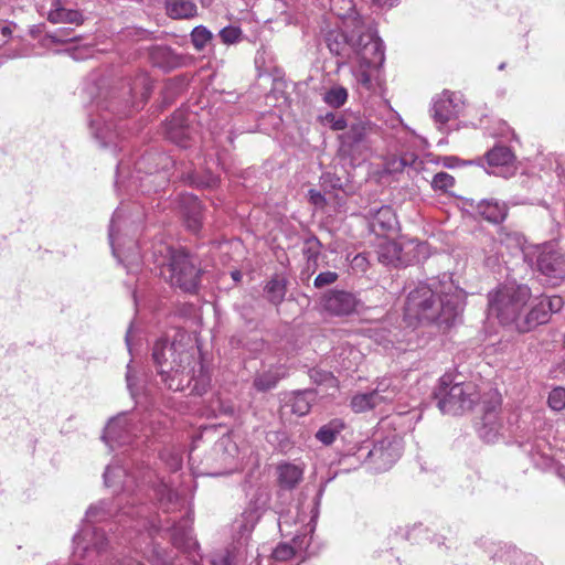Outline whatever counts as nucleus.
<instances>
[{
    "instance_id": "338daca9",
    "label": "nucleus",
    "mask_w": 565,
    "mask_h": 565,
    "mask_svg": "<svg viewBox=\"0 0 565 565\" xmlns=\"http://www.w3.org/2000/svg\"><path fill=\"white\" fill-rule=\"evenodd\" d=\"M311 379L315 381V382H318V383H322V382H327L328 380H333L331 373H328V372H320V371H316L313 370L311 372Z\"/></svg>"
},
{
    "instance_id": "f8f14e48",
    "label": "nucleus",
    "mask_w": 565,
    "mask_h": 565,
    "mask_svg": "<svg viewBox=\"0 0 565 565\" xmlns=\"http://www.w3.org/2000/svg\"><path fill=\"white\" fill-rule=\"evenodd\" d=\"M564 300L561 296H543L533 301L526 313L518 323V332L525 333L548 322L551 315L562 310Z\"/></svg>"
},
{
    "instance_id": "a19ab883",
    "label": "nucleus",
    "mask_w": 565,
    "mask_h": 565,
    "mask_svg": "<svg viewBox=\"0 0 565 565\" xmlns=\"http://www.w3.org/2000/svg\"><path fill=\"white\" fill-rule=\"evenodd\" d=\"M348 99V90L347 88L335 85L332 86L324 93L323 100L326 104L333 108H339L345 104Z\"/></svg>"
},
{
    "instance_id": "ddd939ff",
    "label": "nucleus",
    "mask_w": 565,
    "mask_h": 565,
    "mask_svg": "<svg viewBox=\"0 0 565 565\" xmlns=\"http://www.w3.org/2000/svg\"><path fill=\"white\" fill-rule=\"evenodd\" d=\"M513 130L504 121H497V177L504 179L513 177L520 169L521 162L516 159L512 147L504 145L514 139Z\"/></svg>"
},
{
    "instance_id": "b1692460",
    "label": "nucleus",
    "mask_w": 565,
    "mask_h": 565,
    "mask_svg": "<svg viewBox=\"0 0 565 565\" xmlns=\"http://www.w3.org/2000/svg\"><path fill=\"white\" fill-rule=\"evenodd\" d=\"M47 20L53 24L81 25L84 22V15L79 10L71 8L70 0H52Z\"/></svg>"
},
{
    "instance_id": "bf43d9fd",
    "label": "nucleus",
    "mask_w": 565,
    "mask_h": 565,
    "mask_svg": "<svg viewBox=\"0 0 565 565\" xmlns=\"http://www.w3.org/2000/svg\"><path fill=\"white\" fill-rule=\"evenodd\" d=\"M338 279V274L335 271H323L320 273L313 281L316 288H322L324 286L332 285Z\"/></svg>"
},
{
    "instance_id": "49530a36",
    "label": "nucleus",
    "mask_w": 565,
    "mask_h": 565,
    "mask_svg": "<svg viewBox=\"0 0 565 565\" xmlns=\"http://www.w3.org/2000/svg\"><path fill=\"white\" fill-rule=\"evenodd\" d=\"M302 252L309 263L313 262L316 264L321 252L320 241L315 236L307 238L303 243Z\"/></svg>"
},
{
    "instance_id": "6e6552de",
    "label": "nucleus",
    "mask_w": 565,
    "mask_h": 565,
    "mask_svg": "<svg viewBox=\"0 0 565 565\" xmlns=\"http://www.w3.org/2000/svg\"><path fill=\"white\" fill-rule=\"evenodd\" d=\"M129 227L128 218L122 209H117L110 220L109 225V243L111 246L113 255L125 265L128 273L135 271L142 263V256L134 241L129 242L127 252L121 249V241L124 231Z\"/></svg>"
},
{
    "instance_id": "0e129e2a",
    "label": "nucleus",
    "mask_w": 565,
    "mask_h": 565,
    "mask_svg": "<svg viewBox=\"0 0 565 565\" xmlns=\"http://www.w3.org/2000/svg\"><path fill=\"white\" fill-rule=\"evenodd\" d=\"M211 565H232L230 553H218L212 556Z\"/></svg>"
},
{
    "instance_id": "e2e57ef3",
    "label": "nucleus",
    "mask_w": 565,
    "mask_h": 565,
    "mask_svg": "<svg viewBox=\"0 0 565 565\" xmlns=\"http://www.w3.org/2000/svg\"><path fill=\"white\" fill-rule=\"evenodd\" d=\"M522 556V553L516 548H511L505 554H501L500 558L503 559L507 563H511L513 565H519L518 559Z\"/></svg>"
},
{
    "instance_id": "09e8293b",
    "label": "nucleus",
    "mask_w": 565,
    "mask_h": 565,
    "mask_svg": "<svg viewBox=\"0 0 565 565\" xmlns=\"http://www.w3.org/2000/svg\"><path fill=\"white\" fill-rule=\"evenodd\" d=\"M455 185V178L447 172H438L431 180V188L436 191L446 192Z\"/></svg>"
},
{
    "instance_id": "72a5a7b5",
    "label": "nucleus",
    "mask_w": 565,
    "mask_h": 565,
    "mask_svg": "<svg viewBox=\"0 0 565 565\" xmlns=\"http://www.w3.org/2000/svg\"><path fill=\"white\" fill-rule=\"evenodd\" d=\"M377 255L379 260L385 265L397 266L399 263H402V248L396 242L393 241L381 244Z\"/></svg>"
},
{
    "instance_id": "a211bd4d",
    "label": "nucleus",
    "mask_w": 565,
    "mask_h": 565,
    "mask_svg": "<svg viewBox=\"0 0 565 565\" xmlns=\"http://www.w3.org/2000/svg\"><path fill=\"white\" fill-rule=\"evenodd\" d=\"M360 300L350 291L332 289L321 298L322 310L333 317H347L356 311Z\"/></svg>"
},
{
    "instance_id": "c03bdc74",
    "label": "nucleus",
    "mask_w": 565,
    "mask_h": 565,
    "mask_svg": "<svg viewBox=\"0 0 565 565\" xmlns=\"http://www.w3.org/2000/svg\"><path fill=\"white\" fill-rule=\"evenodd\" d=\"M173 544L179 548H188L195 544L193 542L191 530L189 527L173 526L172 532Z\"/></svg>"
},
{
    "instance_id": "37998d69",
    "label": "nucleus",
    "mask_w": 565,
    "mask_h": 565,
    "mask_svg": "<svg viewBox=\"0 0 565 565\" xmlns=\"http://www.w3.org/2000/svg\"><path fill=\"white\" fill-rule=\"evenodd\" d=\"M468 204L476 210L477 215L490 223L494 222V203L492 201L480 200L475 204L473 200H469Z\"/></svg>"
},
{
    "instance_id": "79ce46f5",
    "label": "nucleus",
    "mask_w": 565,
    "mask_h": 565,
    "mask_svg": "<svg viewBox=\"0 0 565 565\" xmlns=\"http://www.w3.org/2000/svg\"><path fill=\"white\" fill-rule=\"evenodd\" d=\"M212 39V32L204 25H198L191 32L192 44L198 51L205 49Z\"/></svg>"
},
{
    "instance_id": "c9c22d12",
    "label": "nucleus",
    "mask_w": 565,
    "mask_h": 565,
    "mask_svg": "<svg viewBox=\"0 0 565 565\" xmlns=\"http://www.w3.org/2000/svg\"><path fill=\"white\" fill-rule=\"evenodd\" d=\"M315 401L316 393L313 391L298 392L291 399V412L298 416H305L310 412Z\"/></svg>"
},
{
    "instance_id": "2f4dec72",
    "label": "nucleus",
    "mask_w": 565,
    "mask_h": 565,
    "mask_svg": "<svg viewBox=\"0 0 565 565\" xmlns=\"http://www.w3.org/2000/svg\"><path fill=\"white\" fill-rule=\"evenodd\" d=\"M166 10L172 19H190L196 15V4L191 0H167Z\"/></svg>"
},
{
    "instance_id": "6ab92c4d",
    "label": "nucleus",
    "mask_w": 565,
    "mask_h": 565,
    "mask_svg": "<svg viewBox=\"0 0 565 565\" xmlns=\"http://www.w3.org/2000/svg\"><path fill=\"white\" fill-rule=\"evenodd\" d=\"M137 430V425L132 424V419L127 414H119L108 422L104 430L103 440L110 448L124 446L132 441Z\"/></svg>"
},
{
    "instance_id": "774afa93",
    "label": "nucleus",
    "mask_w": 565,
    "mask_h": 565,
    "mask_svg": "<svg viewBox=\"0 0 565 565\" xmlns=\"http://www.w3.org/2000/svg\"><path fill=\"white\" fill-rule=\"evenodd\" d=\"M171 470L177 471L182 467V458L179 454L170 455V461L168 462Z\"/></svg>"
},
{
    "instance_id": "69168bd1",
    "label": "nucleus",
    "mask_w": 565,
    "mask_h": 565,
    "mask_svg": "<svg viewBox=\"0 0 565 565\" xmlns=\"http://www.w3.org/2000/svg\"><path fill=\"white\" fill-rule=\"evenodd\" d=\"M309 200L312 204L317 206H323L326 203V198L317 190H309Z\"/></svg>"
},
{
    "instance_id": "1a4fd4ad",
    "label": "nucleus",
    "mask_w": 565,
    "mask_h": 565,
    "mask_svg": "<svg viewBox=\"0 0 565 565\" xmlns=\"http://www.w3.org/2000/svg\"><path fill=\"white\" fill-rule=\"evenodd\" d=\"M110 107H114L113 102L107 105L97 103L94 113L89 115V128L102 148L116 153L118 149H122V146H119L122 139L119 132L113 129L115 125L111 119L115 111Z\"/></svg>"
},
{
    "instance_id": "de8ad7c7",
    "label": "nucleus",
    "mask_w": 565,
    "mask_h": 565,
    "mask_svg": "<svg viewBox=\"0 0 565 565\" xmlns=\"http://www.w3.org/2000/svg\"><path fill=\"white\" fill-rule=\"evenodd\" d=\"M548 406L556 412L565 408V388L562 386L554 387L547 398Z\"/></svg>"
},
{
    "instance_id": "6e6d98bb",
    "label": "nucleus",
    "mask_w": 565,
    "mask_h": 565,
    "mask_svg": "<svg viewBox=\"0 0 565 565\" xmlns=\"http://www.w3.org/2000/svg\"><path fill=\"white\" fill-rule=\"evenodd\" d=\"M173 556L161 547H154L149 557L151 565H173Z\"/></svg>"
},
{
    "instance_id": "7ed1b4c3",
    "label": "nucleus",
    "mask_w": 565,
    "mask_h": 565,
    "mask_svg": "<svg viewBox=\"0 0 565 565\" xmlns=\"http://www.w3.org/2000/svg\"><path fill=\"white\" fill-rule=\"evenodd\" d=\"M104 483L114 493L136 497L131 500L132 504L141 502V495H145L150 500H157L167 511L174 510L179 505V494L150 469L140 471L137 477L128 472L126 466L114 460L105 469Z\"/></svg>"
},
{
    "instance_id": "052dcab7",
    "label": "nucleus",
    "mask_w": 565,
    "mask_h": 565,
    "mask_svg": "<svg viewBox=\"0 0 565 565\" xmlns=\"http://www.w3.org/2000/svg\"><path fill=\"white\" fill-rule=\"evenodd\" d=\"M369 259L365 254H358L351 259V268L355 273H365L369 268Z\"/></svg>"
},
{
    "instance_id": "680f3d73",
    "label": "nucleus",
    "mask_w": 565,
    "mask_h": 565,
    "mask_svg": "<svg viewBox=\"0 0 565 565\" xmlns=\"http://www.w3.org/2000/svg\"><path fill=\"white\" fill-rule=\"evenodd\" d=\"M126 382L127 388L129 390L131 397L136 398L137 395L139 394V386L137 384L130 364L127 365Z\"/></svg>"
},
{
    "instance_id": "aec40b11",
    "label": "nucleus",
    "mask_w": 565,
    "mask_h": 565,
    "mask_svg": "<svg viewBox=\"0 0 565 565\" xmlns=\"http://www.w3.org/2000/svg\"><path fill=\"white\" fill-rule=\"evenodd\" d=\"M381 66L355 65L352 68L355 87L361 95H383L384 79Z\"/></svg>"
},
{
    "instance_id": "9d476101",
    "label": "nucleus",
    "mask_w": 565,
    "mask_h": 565,
    "mask_svg": "<svg viewBox=\"0 0 565 565\" xmlns=\"http://www.w3.org/2000/svg\"><path fill=\"white\" fill-rule=\"evenodd\" d=\"M535 258L537 271L553 285L565 279V252L554 244L533 246L532 259Z\"/></svg>"
},
{
    "instance_id": "f257e3e1",
    "label": "nucleus",
    "mask_w": 565,
    "mask_h": 565,
    "mask_svg": "<svg viewBox=\"0 0 565 565\" xmlns=\"http://www.w3.org/2000/svg\"><path fill=\"white\" fill-rule=\"evenodd\" d=\"M465 305V290L456 286L450 276L444 275L443 280L420 284L408 294L404 321L413 329L422 324L447 329L460 320Z\"/></svg>"
},
{
    "instance_id": "5fc2aeb1",
    "label": "nucleus",
    "mask_w": 565,
    "mask_h": 565,
    "mask_svg": "<svg viewBox=\"0 0 565 565\" xmlns=\"http://www.w3.org/2000/svg\"><path fill=\"white\" fill-rule=\"evenodd\" d=\"M218 35L224 44L231 45L241 41L242 30L238 26L230 25L223 28Z\"/></svg>"
},
{
    "instance_id": "f3484780",
    "label": "nucleus",
    "mask_w": 565,
    "mask_h": 565,
    "mask_svg": "<svg viewBox=\"0 0 565 565\" xmlns=\"http://www.w3.org/2000/svg\"><path fill=\"white\" fill-rule=\"evenodd\" d=\"M497 244L500 245L502 258L508 255L511 258L532 262L533 247L525 246V238L521 233L500 227L497 230ZM503 260L508 263V260Z\"/></svg>"
},
{
    "instance_id": "a18cd8bd",
    "label": "nucleus",
    "mask_w": 565,
    "mask_h": 565,
    "mask_svg": "<svg viewBox=\"0 0 565 565\" xmlns=\"http://www.w3.org/2000/svg\"><path fill=\"white\" fill-rule=\"evenodd\" d=\"M46 39H49L53 43H71L78 39L77 35L74 34V31L70 28H61L53 32L46 33Z\"/></svg>"
},
{
    "instance_id": "13d9d810",
    "label": "nucleus",
    "mask_w": 565,
    "mask_h": 565,
    "mask_svg": "<svg viewBox=\"0 0 565 565\" xmlns=\"http://www.w3.org/2000/svg\"><path fill=\"white\" fill-rule=\"evenodd\" d=\"M319 504H320V494H317L308 504L307 509L310 512L309 521L306 527H309L308 531L312 532L315 529L316 521L319 515Z\"/></svg>"
},
{
    "instance_id": "8fccbe9b",
    "label": "nucleus",
    "mask_w": 565,
    "mask_h": 565,
    "mask_svg": "<svg viewBox=\"0 0 565 565\" xmlns=\"http://www.w3.org/2000/svg\"><path fill=\"white\" fill-rule=\"evenodd\" d=\"M351 407L355 413H362L375 408L372 402V395L369 393L353 396L351 399Z\"/></svg>"
},
{
    "instance_id": "4be33fe9",
    "label": "nucleus",
    "mask_w": 565,
    "mask_h": 565,
    "mask_svg": "<svg viewBox=\"0 0 565 565\" xmlns=\"http://www.w3.org/2000/svg\"><path fill=\"white\" fill-rule=\"evenodd\" d=\"M402 451L397 441L383 439L369 451L367 457L377 470H386L401 457Z\"/></svg>"
},
{
    "instance_id": "7c9ffc66",
    "label": "nucleus",
    "mask_w": 565,
    "mask_h": 565,
    "mask_svg": "<svg viewBox=\"0 0 565 565\" xmlns=\"http://www.w3.org/2000/svg\"><path fill=\"white\" fill-rule=\"evenodd\" d=\"M152 88L151 78L147 74H139L130 85L132 106L139 108L149 98Z\"/></svg>"
},
{
    "instance_id": "4468645a",
    "label": "nucleus",
    "mask_w": 565,
    "mask_h": 565,
    "mask_svg": "<svg viewBox=\"0 0 565 565\" xmlns=\"http://www.w3.org/2000/svg\"><path fill=\"white\" fill-rule=\"evenodd\" d=\"M465 100L460 93L444 90L431 100L430 116L439 129L456 119L465 109Z\"/></svg>"
},
{
    "instance_id": "dca6fc26",
    "label": "nucleus",
    "mask_w": 565,
    "mask_h": 565,
    "mask_svg": "<svg viewBox=\"0 0 565 565\" xmlns=\"http://www.w3.org/2000/svg\"><path fill=\"white\" fill-rule=\"evenodd\" d=\"M170 163H172L171 158L164 153L148 152L141 156L135 163L136 175L131 177V183L136 184L139 181L141 191L149 192L148 183H143L145 179L139 174L145 173L147 177L160 174V170H164ZM156 178L160 179L159 185L168 181L166 174L157 175Z\"/></svg>"
},
{
    "instance_id": "0eeeda50",
    "label": "nucleus",
    "mask_w": 565,
    "mask_h": 565,
    "mask_svg": "<svg viewBox=\"0 0 565 565\" xmlns=\"http://www.w3.org/2000/svg\"><path fill=\"white\" fill-rule=\"evenodd\" d=\"M531 298V289L526 285L508 282L497 289V320L518 331L523 308Z\"/></svg>"
},
{
    "instance_id": "423d86ee",
    "label": "nucleus",
    "mask_w": 565,
    "mask_h": 565,
    "mask_svg": "<svg viewBox=\"0 0 565 565\" xmlns=\"http://www.w3.org/2000/svg\"><path fill=\"white\" fill-rule=\"evenodd\" d=\"M158 252L161 257H156L154 263L159 267L167 266L171 285L179 287L184 292H195L201 276V270L196 267L195 260L183 250H174L163 245L159 246Z\"/></svg>"
},
{
    "instance_id": "c85d7f7f",
    "label": "nucleus",
    "mask_w": 565,
    "mask_h": 565,
    "mask_svg": "<svg viewBox=\"0 0 565 565\" xmlns=\"http://www.w3.org/2000/svg\"><path fill=\"white\" fill-rule=\"evenodd\" d=\"M355 33L356 31L349 36L340 31H330L327 35V45L330 52L337 56L351 58Z\"/></svg>"
},
{
    "instance_id": "ea45409f",
    "label": "nucleus",
    "mask_w": 565,
    "mask_h": 565,
    "mask_svg": "<svg viewBox=\"0 0 565 565\" xmlns=\"http://www.w3.org/2000/svg\"><path fill=\"white\" fill-rule=\"evenodd\" d=\"M237 449L235 444L230 438H222L213 448L215 455H222L225 465L230 466L231 469L235 467V454Z\"/></svg>"
},
{
    "instance_id": "c756f323",
    "label": "nucleus",
    "mask_w": 565,
    "mask_h": 565,
    "mask_svg": "<svg viewBox=\"0 0 565 565\" xmlns=\"http://www.w3.org/2000/svg\"><path fill=\"white\" fill-rule=\"evenodd\" d=\"M303 478V467L291 462H281L277 466V479L281 489L296 488Z\"/></svg>"
},
{
    "instance_id": "cd10ccee",
    "label": "nucleus",
    "mask_w": 565,
    "mask_h": 565,
    "mask_svg": "<svg viewBox=\"0 0 565 565\" xmlns=\"http://www.w3.org/2000/svg\"><path fill=\"white\" fill-rule=\"evenodd\" d=\"M152 64L164 72L172 71L182 64V57L166 45H156L150 51Z\"/></svg>"
},
{
    "instance_id": "58836bf2",
    "label": "nucleus",
    "mask_w": 565,
    "mask_h": 565,
    "mask_svg": "<svg viewBox=\"0 0 565 565\" xmlns=\"http://www.w3.org/2000/svg\"><path fill=\"white\" fill-rule=\"evenodd\" d=\"M184 200L189 201L191 207L185 212V223L189 230L198 232L201 227V204L194 196H185Z\"/></svg>"
},
{
    "instance_id": "3c124183",
    "label": "nucleus",
    "mask_w": 565,
    "mask_h": 565,
    "mask_svg": "<svg viewBox=\"0 0 565 565\" xmlns=\"http://www.w3.org/2000/svg\"><path fill=\"white\" fill-rule=\"evenodd\" d=\"M191 184L196 186L212 188L216 185L217 178L212 172L207 171L204 175L200 177L196 171H193L188 177Z\"/></svg>"
},
{
    "instance_id": "412c9836",
    "label": "nucleus",
    "mask_w": 565,
    "mask_h": 565,
    "mask_svg": "<svg viewBox=\"0 0 565 565\" xmlns=\"http://www.w3.org/2000/svg\"><path fill=\"white\" fill-rule=\"evenodd\" d=\"M472 427L483 443L491 444L494 440V403L491 397L477 404Z\"/></svg>"
},
{
    "instance_id": "bb28decb",
    "label": "nucleus",
    "mask_w": 565,
    "mask_h": 565,
    "mask_svg": "<svg viewBox=\"0 0 565 565\" xmlns=\"http://www.w3.org/2000/svg\"><path fill=\"white\" fill-rule=\"evenodd\" d=\"M259 519L257 511L253 509L245 510L233 523V532L237 544L243 546L247 544L248 539Z\"/></svg>"
},
{
    "instance_id": "5701e85b",
    "label": "nucleus",
    "mask_w": 565,
    "mask_h": 565,
    "mask_svg": "<svg viewBox=\"0 0 565 565\" xmlns=\"http://www.w3.org/2000/svg\"><path fill=\"white\" fill-rule=\"evenodd\" d=\"M191 114L179 109L173 113L167 124L168 138L182 148H186L189 146L188 140L191 135V128L189 126Z\"/></svg>"
},
{
    "instance_id": "f03ea898",
    "label": "nucleus",
    "mask_w": 565,
    "mask_h": 565,
    "mask_svg": "<svg viewBox=\"0 0 565 565\" xmlns=\"http://www.w3.org/2000/svg\"><path fill=\"white\" fill-rule=\"evenodd\" d=\"M196 354L193 347L186 348L181 341L169 343L161 339L154 343L152 360L161 382L168 390L183 391L194 382L193 392H205L210 379Z\"/></svg>"
},
{
    "instance_id": "4c0bfd02",
    "label": "nucleus",
    "mask_w": 565,
    "mask_h": 565,
    "mask_svg": "<svg viewBox=\"0 0 565 565\" xmlns=\"http://www.w3.org/2000/svg\"><path fill=\"white\" fill-rule=\"evenodd\" d=\"M306 539V535H303V539L299 542V536H295L292 542H294V545H290L288 543H281L279 545H277V547L274 550L273 552V557L276 559V561H280V562H285V561H288L290 558H292L297 553L298 551H302V544H303V541Z\"/></svg>"
},
{
    "instance_id": "393cba45",
    "label": "nucleus",
    "mask_w": 565,
    "mask_h": 565,
    "mask_svg": "<svg viewBox=\"0 0 565 565\" xmlns=\"http://www.w3.org/2000/svg\"><path fill=\"white\" fill-rule=\"evenodd\" d=\"M369 394L372 395L375 408L382 404L392 403L399 394V381L398 379L384 377L377 382L376 387Z\"/></svg>"
},
{
    "instance_id": "a878e982",
    "label": "nucleus",
    "mask_w": 565,
    "mask_h": 565,
    "mask_svg": "<svg viewBox=\"0 0 565 565\" xmlns=\"http://www.w3.org/2000/svg\"><path fill=\"white\" fill-rule=\"evenodd\" d=\"M369 220L372 232L377 235L392 231L396 225L395 213L387 205H383L375 211L370 210Z\"/></svg>"
},
{
    "instance_id": "4d7b16f0",
    "label": "nucleus",
    "mask_w": 565,
    "mask_h": 565,
    "mask_svg": "<svg viewBox=\"0 0 565 565\" xmlns=\"http://www.w3.org/2000/svg\"><path fill=\"white\" fill-rule=\"evenodd\" d=\"M322 122L333 130H343L349 127L344 117L334 113L326 114L322 117Z\"/></svg>"
},
{
    "instance_id": "e433bc0d",
    "label": "nucleus",
    "mask_w": 565,
    "mask_h": 565,
    "mask_svg": "<svg viewBox=\"0 0 565 565\" xmlns=\"http://www.w3.org/2000/svg\"><path fill=\"white\" fill-rule=\"evenodd\" d=\"M267 299L274 303L279 305L286 296V281L278 276L273 277L265 287Z\"/></svg>"
},
{
    "instance_id": "473e14b6",
    "label": "nucleus",
    "mask_w": 565,
    "mask_h": 565,
    "mask_svg": "<svg viewBox=\"0 0 565 565\" xmlns=\"http://www.w3.org/2000/svg\"><path fill=\"white\" fill-rule=\"evenodd\" d=\"M286 372L281 367L270 369L256 374L253 386L259 392H266L276 387L277 383L285 377Z\"/></svg>"
},
{
    "instance_id": "f704fd0d",
    "label": "nucleus",
    "mask_w": 565,
    "mask_h": 565,
    "mask_svg": "<svg viewBox=\"0 0 565 565\" xmlns=\"http://www.w3.org/2000/svg\"><path fill=\"white\" fill-rule=\"evenodd\" d=\"M343 428L344 423L342 419L334 418L318 429L316 433V438L321 444L329 446L333 444L337 436L343 430Z\"/></svg>"
},
{
    "instance_id": "864d4df0",
    "label": "nucleus",
    "mask_w": 565,
    "mask_h": 565,
    "mask_svg": "<svg viewBox=\"0 0 565 565\" xmlns=\"http://www.w3.org/2000/svg\"><path fill=\"white\" fill-rule=\"evenodd\" d=\"M415 159L416 157L413 153H406L399 158H393L387 162V169L390 172H401L407 166H411Z\"/></svg>"
},
{
    "instance_id": "39448f33",
    "label": "nucleus",
    "mask_w": 565,
    "mask_h": 565,
    "mask_svg": "<svg viewBox=\"0 0 565 565\" xmlns=\"http://www.w3.org/2000/svg\"><path fill=\"white\" fill-rule=\"evenodd\" d=\"M435 398L441 413L461 415L471 409L479 398V392L472 382H455L451 374H445L439 380Z\"/></svg>"
},
{
    "instance_id": "20e7f679",
    "label": "nucleus",
    "mask_w": 565,
    "mask_h": 565,
    "mask_svg": "<svg viewBox=\"0 0 565 565\" xmlns=\"http://www.w3.org/2000/svg\"><path fill=\"white\" fill-rule=\"evenodd\" d=\"M114 515L111 502L100 500L89 505L81 530L73 537L74 561L92 562L95 555H99L108 545V539L104 530L96 526L97 523L107 521Z\"/></svg>"
},
{
    "instance_id": "603ef678",
    "label": "nucleus",
    "mask_w": 565,
    "mask_h": 565,
    "mask_svg": "<svg viewBox=\"0 0 565 565\" xmlns=\"http://www.w3.org/2000/svg\"><path fill=\"white\" fill-rule=\"evenodd\" d=\"M463 164H476L484 169V171L488 174L493 173V167H494V148L489 149L483 157H480L478 159L462 162Z\"/></svg>"
},
{
    "instance_id": "9b49d317",
    "label": "nucleus",
    "mask_w": 565,
    "mask_h": 565,
    "mask_svg": "<svg viewBox=\"0 0 565 565\" xmlns=\"http://www.w3.org/2000/svg\"><path fill=\"white\" fill-rule=\"evenodd\" d=\"M352 57L356 65L382 66L385 60L382 40L372 30L355 33Z\"/></svg>"
},
{
    "instance_id": "2eb2a0df",
    "label": "nucleus",
    "mask_w": 565,
    "mask_h": 565,
    "mask_svg": "<svg viewBox=\"0 0 565 565\" xmlns=\"http://www.w3.org/2000/svg\"><path fill=\"white\" fill-rule=\"evenodd\" d=\"M369 129V122L361 120L349 125L348 130L340 136V154L349 157L352 162L362 159L369 149L366 140Z\"/></svg>"
}]
</instances>
